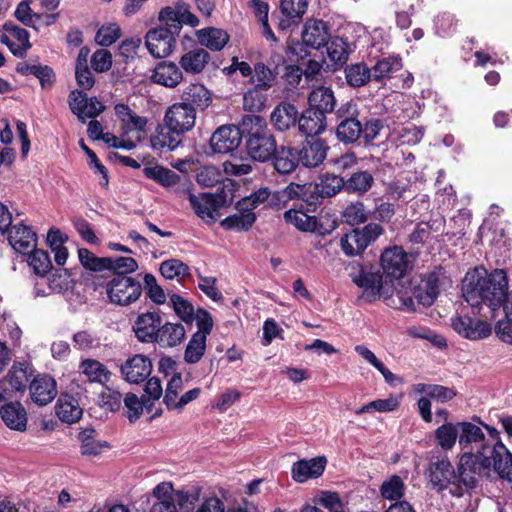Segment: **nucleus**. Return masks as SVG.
Wrapping results in <instances>:
<instances>
[{"instance_id":"55","label":"nucleus","mask_w":512,"mask_h":512,"mask_svg":"<svg viewBox=\"0 0 512 512\" xmlns=\"http://www.w3.org/2000/svg\"><path fill=\"white\" fill-rule=\"evenodd\" d=\"M27 261L35 274L40 276L45 275L52 268V263L48 253L43 250L36 249V247L28 253Z\"/></svg>"},{"instance_id":"58","label":"nucleus","mask_w":512,"mask_h":512,"mask_svg":"<svg viewBox=\"0 0 512 512\" xmlns=\"http://www.w3.org/2000/svg\"><path fill=\"white\" fill-rule=\"evenodd\" d=\"M78 258L84 268L95 272L106 270V263L110 262V257H97L86 248L78 249Z\"/></svg>"},{"instance_id":"30","label":"nucleus","mask_w":512,"mask_h":512,"mask_svg":"<svg viewBox=\"0 0 512 512\" xmlns=\"http://www.w3.org/2000/svg\"><path fill=\"white\" fill-rule=\"evenodd\" d=\"M115 113L121 122V128L124 134L130 132L141 133L145 131L147 119L137 115L128 105L117 104L115 106Z\"/></svg>"},{"instance_id":"63","label":"nucleus","mask_w":512,"mask_h":512,"mask_svg":"<svg viewBox=\"0 0 512 512\" xmlns=\"http://www.w3.org/2000/svg\"><path fill=\"white\" fill-rule=\"evenodd\" d=\"M264 90L258 87L249 89L243 96V106L246 110L259 112L265 108L266 96L262 93Z\"/></svg>"},{"instance_id":"11","label":"nucleus","mask_w":512,"mask_h":512,"mask_svg":"<svg viewBox=\"0 0 512 512\" xmlns=\"http://www.w3.org/2000/svg\"><path fill=\"white\" fill-rule=\"evenodd\" d=\"M175 35L171 29L155 28L147 32L145 44L149 53L155 58H165L172 52L175 45Z\"/></svg>"},{"instance_id":"10","label":"nucleus","mask_w":512,"mask_h":512,"mask_svg":"<svg viewBox=\"0 0 512 512\" xmlns=\"http://www.w3.org/2000/svg\"><path fill=\"white\" fill-rule=\"evenodd\" d=\"M188 200L198 217L206 222H214L217 211L223 206L225 199L221 195L200 193L195 195L187 191Z\"/></svg>"},{"instance_id":"57","label":"nucleus","mask_w":512,"mask_h":512,"mask_svg":"<svg viewBox=\"0 0 512 512\" xmlns=\"http://www.w3.org/2000/svg\"><path fill=\"white\" fill-rule=\"evenodd\" d=\"M399 406V401L395 397H389L387 399H377L371 401L355 411L357 415L364 413H386L394 411Z\"/></svg>"},{"instance_id":"1","label":"nucleus","mask_w":512,"mask_h":512,"mask_svg":"<svg viewBox=\"0 0 512 512\" xmlns=\"http://www.w3.org/2000/svg\"><path fill=\"white\" fill-rule=\"evenodd\" d=\"M508 290L506 272L495 269L487 274L484 269L468 272L463 279L462 294L465 301L472 307L482 304L491 310L499 308Z\"/></svg>"},{"instance_id":"20","label":"nucleus","mask_w":512,"mask_h":512,"mask_svg":"<svg viewBox=\"0 0 512 512\" xmlns=\"http://www.w3.org/2000/svg\"><path fill=\"white\" fill-rule=\"evenodd\" d=\"M29 390L32 401L39 406H44L57 395L56 381L49 375H38L30 383Z\"/></svg>"},{"instance_id":"35","label":"nucleus","mask_w":512,"mask_h":512,"mask_svg":"<svg viewBox=\"0 0 512 512\" xmlns=\"http://www.w3.org/2000/svg\"><path fill=\"white\" fill-rule=\"evenodd\" d=\"M82 409L78 400L68 394L60 395L56 404V414L66 423H75L82 416Z\"/></svg>"},{"instance_id":"7","label":"nucleus","mask_w":512,"mask_h":512,"mask_svg":"<svg viewBox=\"0 0 512 512\" xmlns=\"http://www.w3.org/2000/svg\"><path fill=\"white\" fill-rule=\"evenodd\" d=\"M383 233V228L377 223H369L363 228L353 229L340 239V247L348 257L360 255L370 243Z\"/></svg>"},{"instance_id":"31","label":"nucleus","mask_w":512,"mask_h":512,"mask_svg":"<svg viewBox=\"0 0 512 512\" xmlns=\"http://www.w3.org/2000/svg\"><path fill=\"white\" fill-rule=\"evenodd\" d=\"M439 294V279L435 273H430L421 280L413 290V297L423 306H431Z\"/></svg>"},{"instance_id":"64","label":"nucleus","mask_w":512,"mask_h":512,"mask_svg":"<svg viewBox=\"0 0 512 512\" xmlns=\"http://www.w3.org/2000/svg\"><path fill=\"white\" fill-rule=\"evenodd\" d=\"M343 219L349 225H359L368 219V213L362 202L349 204L343 211Z\"/></svg>"},{"instance_id":"27","label":"nucleus","mask_w":512,"mask_h":512,"mask_svg":"<svg viewBox=\"0 0 512 512\" xmlns=\"http://www.w3.org/2000/svg\"><path fill=\"white\" fill-rule=\"evenodd\" d=\"M182 136V133L164 124V126H158L155 133L151 136V146L159 152L172 151L180 145Z\"/></svg>"},{"instance_id":"44","label":"nucleus","mask_w":512,"mask_h":512,"mask_svg":"<svg viewBox=\"0 0 512 512\" xmlns=\"http://www.w3.org/2000/svg\"><path fill=\"white\" fill-rule=\"evenodd\" d=\"M81 372L90 382L105 384L109 381L111 373L97 360L86 359L80 364Z\"/></svg>"},{"instance_id":"4","label":"nucleus","mask_w":512,"mask_h":512,"mask_svg":"<svg viewBox=\"0 0 512 512\" xmlns=\"http://www.w3.org/2000/svg\"><path fill=\"white\" fill-rule=\"evenodd\" d=\"M330 39L329 27L322 20H308L302 31V43L289 42L287 46V53L303 57L307 54L304 51L303 45L313 49H320L327 44Z\"/></svg>"},{"instance_id":"9","label":"nucleus","mask_w":512,"mask_h":512,"mask_svg":"<svg viewBox=\"0 0 512 512\" xmlns=\"http://www.w3.org/2000/svg\"><path fill=\"white\" fill-rule=\"evenodd\" d=\"M107 295L112 303L129 305L141 295L140 282L126 275H116L106 286Z\"/></svg>"},{"instance_id":"8","label":"nucleus","mask_w":512,"mask_h":512,"mask_svg":"<svg viewBox=\"0 0 512 512\" xmlns=\"http://www.w3.org/2000/svg\"><path fill=\"white\" fill-rule=\"evenodd\" d=\"M414 260V256L400 246L386 248L380 259L383 272L394 279L403 278L413 268Z\"/></svg>"},{"instance_id":"46","label":"nucleus","mask_w":512,"mask_h":512,"mask_svg":"<svg viewBox=\"0 0 512 512\" xmlns=\"http://www.w3.org/2000/svg\"><path fill=\"white\" fill-rule=\"evenodd\" d=\"M286 222L294 225L298 230L303 232H314L317 230L318 221L314 216H309L303 211L290 209L284 213Z\"/></svg>"},{"instance_id":"3","label":"nucleus","mask_w":512,"mask_h":512,"mask_svg":"<svg viewBox=\"0 0 512 512\" xmlns=\"http://www.w3.org/2000/svg\"><path fill=\"white\" fill-rule=\"evenodd\" d=\"M491 467L492 462L487 456L462 454L455 471V489H451V493L461 497L464 489H472L477 485L480 476L489 475Z\"/></svg>"},{"instance_id":"41","label":"nucleus","mask_w":512,"mask_h":512,"mask_svg":"<svg viewBox=\"0 0 512 512\" xmlns=\"http://www.w3.org/2000/svg\"><path fill=\"white\" fill-rule=\"evenodd\" d=\"M172 485L168 482H161L153 489V496L157 499L152 504L150 512H178L176 505L171 500Z\"/></svg>"},{"instance_id":"2","label":"nucleus","mask_w":512,"mask_h":512,"mask_svg":"<svg viewBox=\"0 0 512 512\" xmlns=\"http://www.w3.org/2000/svg\"><path fill=\"white\" fill-rule=\"evenodd\" d=\"M241 127L249 157L259 162L269 160L276 152L277 144L266 120L259 115H246L242 118Z\"/></svg>"},{"instance_id":"47","label":"nucleus","mask_w":512,"mask_h":512,"mask_svg":"<svg viewBox=\"0 0 512 512\" xmlns=\"http://www.w3.org/2000/svg\"><path fill=\"white\" fill-rule=\"evenodd\" d=\"M143 174L165 187L174 186L180 180V176L176 172L158 165L145 167Z\"/></svg>"},{"instance_id":"51","label":"nucleus","mask_w":512,"mask_h":512,"mask_svg":"<svg viewBox=\"0 0 512 512\" xmlns=\"http://www.w3.org/2000/svg\"><path fill=\"white\" fill-rule=\"evenodd\" d=\"M276 80V74L264 63L258 62L254 65L253 75L250 82L262 90L270 89Z\"/></svg>"},{"instance_id":"33","label":"nucleus","mask_w":512,"mask_h":512,"mask_svg":"<svg viewBox=\"0 0 512 512\" xmlns=\"http://www.w3.org/2000/svg\"><path fill=\"white\" fill-rule=\"evenodd\" d=\"M239 207V201L237 202V212L230 215L221 221V226L227 230L235 231H246L252 227L256 221V215L249 208L243 209Z\"/></svg>"},{"instance_id":"18","label":"nucleus","mask_w":512,"mask_h":512,"mask_svg":"<svg viewBox=\"0 0 512 512\" xmlns=\"http://www.w3.org/2000/svg\"><path fill=\"white\" fill-rule=\"evenodd\" d=\"M451 325L458 334L471 340L486 338L491 333V326L487 322L470 317H454Z\"/></svg>"},{"instance_id":"53","label":"nucleus","mask_w":512,"mask_h":512,"mask_svg":"<svg viewBox=\"0 0 512 512\" xmlns=\"http://www.w3.org/2000/svg\"><path fill=\"white\" fill-rule=\"evenodd\" d=\"M95 431L93 429H86L80 433L81 453L86 456H97L104 448L108 447L106 442H101L95 439Z\"/></svg>"},{"instance_id":"36","label":"nucleus","mask_w":512,"mask_h":512,"mask_svg":"<svg viewBox=\"0 0 512 512\" xmlns=\"http://www.w3.org/2000/svg\"><path fill=\"white\" fill-rule=\"evenodd\" d=\"M308 101L309 108H314V110L320 111L324 115L332 112L336 104L333 91L325 86L314 88L309 95Z\"/></svg>"},{"instance_id":"23","label":"nucleus","mask_w":512,"mask_h":512,"mask_svg":"<svg viewBox=\"0 0 512 512\" xmlns=\"http://www.w3.org/2000/svg\"><path fill=\"white\" fill-rule=\"evenodd\" d=\"M181 102L192 108L195 113L203 111L212 103L210 91L202 84L194 83L188 85L182 92Z\"/></svg>"},{"instance_id":"16","label":"nucleus","mask_w":512,"mask_h":512,"mask_svg":"<svg viewBox=\"0 0 512 512\" xmlns=\"http://www.w3.org/2000/svg\"><path fill=\"white\" fill-rule=\"evenodd\" d=\"M4 30L5 34L1 38L2 42L13 55L23 58L31 47L28 31L12 22L5 23Z\"/></svg>"},{"instance_id":"6","label":"nucleus","mask_w":512,"mask_h":512,"mask_svg":"<svg viewBox=\"0 0 512 512\" xmlns=\"http://www.w3.org/2000/svg\"><path fill=\"white\" fill-rule=\"evenodd\" d=\"M358 107L352 101L343 103L336 111V135L340 142L351 144L356 142L362 134V124L358 119Z\"/></svg>"},{"instance_id":"42","label":"nucleus","mask_w":512,"mask_h":512,"mask_svg":"<svg viewBox=\"0 0 512 512\" xmlns=\"http://www.w3.org/2000/svg\"><path fill=\"white\" fill-rule=\"evenodd\" d=\"M459 422H445L435 430L437 445L443 450H451L459 438Z\"/></svg>"},{"instance_id":"61","label":"nucleus","mask_w":512,"mask_h":512,"mask_svg":"<svg viewBox=\"0 0 512 512\" xmlns=\"http://www.w3.org/2000/svg\"><path fill=\"white\" fill-rule=\"evenodd\" d=\"M32 0H24L20 2L14 12L15 17L24 25L36 28L42 19V14H38L32 11L30 3Z\"/></svg>"},{"instance_id":"59","label":"nucleus","mask_w":512,"mask_h":512,"mask_svg":"<svg viewBox=\"0 0 512 512\" xmlns=\"http://www.w3.org/2000/svg\"><path fill=\"white\" fill-rule=\"evenodd\" d=\"M11 391H21L28 382L27 367L23 363L14 364L9 371L6 380Z\"/></svg>"},{"instance_id":"45","label":"nucleus","mask_w":512,"mask_h":512,"mask_svg":"<svg viewBox=\"0 0 512 512\" xmlns=\"http://www.w3.org/2000/svg\"><path fill=\"white\" fill-rule=\"evenodd\" d=\"M502 304L506 319L497 323L495 333L501 341L512 344V293L506 294Z\"/></svg>"},{"instance_id":"56","label":"nucleus","mask_w":512,"mask_h":512,"mask_svg":"<svg viewBox=\"0 0 512 512\" xmlns=\"http://www.w3.org/2000/svg\"><path fill=\"white\" fill-rule=\"evenodd\" d=\"M404 490V481L398 475H392L390 478L385 480L380 487L382 497L387 500H398L402 498Z\"/></svg>"},{"instance_id":"22","label":"nucleus","mask_w":512,"mask_h":512,"mask_svg":"<svg viewBox=\"0 0 512 512\" xmlns=\"http://www.w3.org/2000/svg\"><path fill=\"white\" fill-rule=\"evenodd\" d=\"M160 326L161 317L155 312H146L137 317L133 331L141 342H155Z\"/></svg>"},{"instance_id":"17","label":"nucleus","mask_w":512,"mask_h":512,"mask_svg":"<svg viewBox=\"0 0 512 512\" xmlns=\"http://www.w3.org/2000/svg\"><path fill=\"white\" fill-rule=\"evenodd\" d=\"M429 481L434 489L442 491L449 485L455 489V470L447 458H441L429 465Z\"/></svg>"},{"instance_id":"60","label":"nucleus","mask_w":512,"mask_h":512,"mask_svg":"<svg viewBox=\"0 0 512 512\" xmlns=\"http://www.w3.org/2000/svg\"><path fill=\"white\" fill-rule=\"evenodd\" d=\"M160 272L166 279H179L188 275L189 267L179 259H169L161 263Z\"/></svg>"},{"instance_id":"12","label":"nucleus","mask_w":512,"mask_h":512,"mask_svg":"<svg viewBox=\"0 0 512 512\" xmlns=\"http://www.w3.org/2000/svg\"><path fill=\"white\" fill-rule=\"evenodd\" d=\"M68 103L71 111L82 122H85L87 118L97 117L105 109L97 98H88L85 93L79 90L70 93Z\"/></svg>"},{"instance_id":"40","label":"nucleus","mask_w":512,"mask_h":512,"mask_svg":"<svg viewBox=\"0 0 512 512\" xmlns=\"http://www.w3.org/2000/svg\"><path fill=\"white\" fill-rule=\"evenodd\" d=\"M403 64L399 56L382 57L371 67L372 80L383 81L401 70Z\"/></svg>"},{"instance_id":"26","label":"nucleus","mask_w":512,"mask_h":512,"mask_svg":"<svg viewBox=\"0 0 512 512\" xmlns=\"http://www.w3.org/2000/svg\"><path fill=\"white\" fill-rule=\"evenodd\" d=\"M298 129L307 137L319 135L326 130V115L314 108H308L298 119Z\"/></svg>"},{"instance_id":"38","label":"nucleus","mask_w":512,"mask_h":512,"mask_svg":"<svg viewBox=\"0 0 512 512\" xmlns=\"http://www.w3.org/2000/svg\"><path fill=\"white\" fill-rule=\"evenodd\" d=\"M184 337L185 329L181 323L167 322L160 326L155 342L162 347H174L179 345Z\"/></svg>"},{"instance_id":"28","label":"nucleus","mask_w":512,"mask_h":512,"mask_svg":"<svg viewBox=\"0 0 512 512\" xmlns=\"http://www.w3.org/2000/svg\"><path fill=\"white\" fill-rule=\"evenodd\" d=\"M325 465L326 460L324 457L300 460L292 466V477L300 483L307 481L309 478H317L323 473Z\"/></svg>"},{"instance_id":"50","label":"nucleus","mask_w":512,"mask_h":512,"mask_svg":"<svg viewBox=\"0 0 512 512\" xmlns=\"http://www.w3.org/2000/svg\"><path fill=\"white\" fill-rule=\"evenodd\" d=\"M374 178L367 171H359L353 173L351 177L345 181V190L348 193H366L373 185Z\"/></svg>"},{"instance_id":"62","label":"nucleus","mask_w":512,"mask_h":512,"mask_svg":"<svg viewBox=\"0 0 512 512\" xmlns=\"http://www.w3.org/2000/svg\"><path fill=\"white\" fill-rule=\"evenodd\" d=\"M223 170L228 176L241 177L252 172V165L248 159L232 157L223 163Z\"/></svg>"},{"instance_id":"21","label":"nucleus","mask_w":512,"mask_h":512,"mask_svg":"<svg viewBox=\"0 0 512 512\" xmlns=\"http://www.w3.org/2000/svg\"><path fill=\"white\" fill-rule=\"evenodd\" d=\"M8 241L16 252L26 255L36 247L37 235L30 227L18 224L8 231Z\"/></svg>"},{"instance_id":"49","label":"nucleus","mask_w":512,"mask_h":512,"mask_svg":"<svg viewBox=\"0 0 512 512\" xmlns=\"http://www.w3.org/2000/svg\"><path fill=\"white\" fill-rule=\"evenodd\" d=\"M206 339L202 333L192 335L184 353V360L187 363L195 364L201 360L206 350Z\"/></svg>"},{"instance_id":"25","label":"nucleus","mask_w":512,"mask_h":512,"mask_svg":"<svg viewBox=\"0 0 512 512\" xmlns=\"http://www.w3.org/2000/svg\"><path fill=\"white\" fill-rule=\"evenodd\" d=\"M151 78L156 84L175 88L182 81L183 73L174 62L162 61L155 67Z\"/></svg>"},{"instance_id":"15","label":"nucleus","mask_w":512,"mask_h":512,"mask_svg":"<svg viewBox=\"0 0 512 512\" xmlns=\"http://www.w3.org/2000/svg\"><path fill=\"white\" fill-rule=\"evenodd\" d=\"M352 268L356 270V272L350 273L353 283L363 289L364 295L369 300L385 297L382 276L379 273L364 271L362 266L358 264L353 265Z\"/></svg>"},{"instance_id":"24","label":"nucleus","mask_w":512,"mask_h":512,"mask_svg":"<svg viewBox=\"0 0 512 512\" xmlns=\"http://www.w3.org/2000/svg\"><path fill=\"white\" fill-rule=\"evenodd\" d=\"M328 146L320 139L306 141L298 151L300 162L305 167H317L326 158Z\"/></svg>"},{"instance_id":"29","label":"nucleus","mask_w":512,"mask_h":512,"mask_svg":"<svg viewBox=\"0 0 512 512\" xmlns=\"http://www.w3.org/2000/svg\"><path fill=\"white\" fill-rule=\"evenodd\" d=\"M0 416L3 422L16 431H24L27 425V414L19 402H10L0 408Z\"/></svg>"},{"instance_id":"5","label":"nucleus","mask_w":512,"mask_h":512,"mask_svg":"<svg viewBox=\"0 0 512 512\" xmlns=\"http://www.w3.org/2000/svg\"><path fill=\"white\" fill-rule=\"evenodd\" d=\"M459 426L458 444L462 454L487 456L495 443L485 437L482 428L467 421L459 422Z\"/></svg>"},{"instance_id":"52","label":"nucleus","mask_w":512,"mask_h":512,"mask_svg":"<svg viewBox=\"0 0 512 512\" xmlns=\"http://www.w3.org/2000/svg\"><path fill=\"white\" fill-rule=\"evenodd\" d=\"M170 496L177 509L179 508L182 512H192L199 500V490L175 491L172 488Z\"/></svg>"},{"instance_id":"48","label":"nucleus","mask_w":512,"mask_h":512,"mask_svg":"<svg viewBox=\"0 0 512 512\" xmlns=\"http://www.w3.org/2000/svg\"><path fill=\"white\" fill-rule=\"evenodd\" d=\"M345 76L347 83L353 87H361L372 80L371 68L366 64L357 63L346 67Z\"/></svg>"},{"instance_id":"19","label":"nucleus","mask_w":512,"mask_h":512,"mask_svg":"<svg viewBox=\"0 0 512 512\" xmlns=\"http://www.w3.org/2000/svg\"><path fill=\"white\" fill-rule=\"evenodd\" d=\"M152 372L151 360L142 354L128 358L121 366V373L129 383L143 382Z\"/></svg>"},{"instance_id":"54","label":"nucleus","mask_w":512,"mask_h":512,"mask_svg":"<svg viewBox=\"0 0 512 512\" xmlns=\"http://www.w3.org/2000/svg\"><path fill=\"white\" fill-rule=\"evenodd\" d=\"M325 46L328 57L332 62L343 64L348 60V44L342 38L330 37Z\"/></svg>"},{"instance_id":"34","label":"nucleus","mask_w":512,"mask_h":512,"mask_svg":"<svg viewBox=\"0 0 512 512\" xmlns=\"http://www.w3.org/2000/svg\"><path fill=\"white\" fill-rule=\"evenodd\" d=\"M273 156V166L280 174H289L293 172L300 162L298 152L291 147L281 146L276 148Z\"/></svg>"},{"instance_id":"37","label":"nucleus","mask_w":512,"mask_h":512,"mask_svg":"<svg viewBox=\"0 0 512 512\" xmlns=\"http://www.w3.org/2000/svg\"><path fill=\"white\" fill-rule=\"evenodd\" d=\"M209 61L210 54L205 49L195 48L183 54L179 63L187 73L199 74Z\"/></svg>"},{"instance_id":"32","label":"nucleus","mask_w":512,"mask_h":512,"mask_svg":"<svg viewBox=\"0 0 512 512\" xmlns=\"http://www.w3.org/2000/svg\"><path fill=\"white\" fill-rule=\"evenodd\" d=\"M298 111L290 103L278 104L271 113L270 120L273 126L279 131H286L296 124Z\"/></svg>"},{"instance_id":"13","label":"nucleus","mask_w":512,"mask_h":512,"mask_svg":"<svg viewBox=\"0 0 512 512\" xmlns=\"http://www.w3.org/2000/svg\"><path fill=\"white\" fill-rule=\"evenodd\" d=\"M196 121L195 111L182 102L170 106L164 115V124L182 134L190 131Z\"/></svg>"},{"instance_id":"39","label":"nucleus","mask_w":512,"mask_h":512,"mask_svg":"<svg viewBox=\"0 0 512 512\" xmlns=\"http://www.w3.org/2000/svg\"><path fill=\"white\" fill-rule=\"evenodd\" d=\"M199 43L212 51H220L229 41V35L226 31L209 27L197 31Z\"/></svg>"},{"instance_id":"43","label":"nucleus","mask_w":512,"mask_h":512,"mask_svg":"<svg viewBox=\"0 0 512 512\" xmlns=\"http://www.w3.org/2000/svg\"><path fill=\"white\" fill-rule=\"evenodd\" d=\"M343 188L345 189V181L342 177L335 174H326L314 185L313 193L322 198L332 197Z\"/></svg>"},{"instance_id":"14","label":"nucleus","mask_w":512,"mask_h":512,"mask_svg":"<svg viewBox=\"0 0 512 512\" xmlns=\"http://www.w3.org/2000/svg\"><path fill=\"white\" fill-rule=\"evenodd\" d=\"M243 129L235 125L220 126L210 138V146L215 153H229L239 147Z\"/></svg>"}]
</instances>
